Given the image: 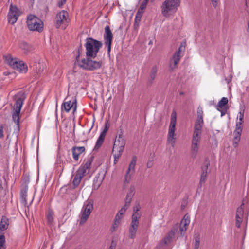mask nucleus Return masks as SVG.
Instances as JSON below:
<instances>
[{"label": "nucleus", "mask_w": 249, "mask_h": 249, "mask_svg": "<svg viewBox=\"0 0 249 249\" xmlns=\"http://www.w3.org/2000/svg\"><path fill=\"white\" fill-rule=\"evenodd\" d=\"M25 99L26 95L25 92L22 91L18 92L16 94L14 97V99L15 100L14 110L20 112Z\"/></svg>", "instance_id": "10"}, {"label": "nucleus", "mask_w": 249, "mask_h": 249, "mask_svg": "<svg viewBox=\"0 0 249 249\" xmlns=\"http://www.w3.org/2000/svg\"><path fill=\"white\" fill-rule=\"evenodd\" d=\"M141 206L139 203H136L135 206L133 207V213L131 218H136V219H139L141 218V214L139 212Z\"/></svg>", "instance_id": "26"}, {"label": "nucleus", "mask_w": 249, "mask_h": 249, "mask_svg": "<svg viewBox=\"0 0 249 249\" xmlns=\"http://www.w3.org/2000/svg\"><path fill=\"white\" fill-rule=\"evenodd\" d=\"M228 103V98L226 97H222L220 101L218 102V107L220 108H222L224 106L227 105Z\"/></svg>", "instance_id": "36"}, {"label": "nucleus", "mask_w": 249, "mask_h": 249, "mask_svg": "<svg viewBox=\"0 0 249 249\" xmlns=\"http://www.w3.org/2000/svg\"><path fill=\"white\" fill-rule=\"evenodd\" d=\"M4 136V126L3 124L0 125V139H2Z\"/></svg>", "instance_id": "47"}, {"label": "nucleus", "mask_w": 249, "mask_h": 249, "mask_svg": "<svg viewBox=\"0 0 249 249\" xmlns=\"http://www.w3.org/2000/svg\"><path fill=\"white\" fill-rule=\"evenodd\" d=\"M158 71V67L157 65H155L151 68L149 72V78L148 79L149 83H153V81L156 78Z\"/></svg>", "instance_id": "21"}, {"label": "nucleus", "mask_w": 249, "mask_h": 249, "mask_svg": "<svg viewBox=\"0 0 249 249\" xmlns=\"http://www.w3.org/2000/svg\"><path fill=\"white\" fill-rule=\"evenodd\" d=\"M105 138V137L100 135L97 141L96 142V144L94 146V149L97 150L101 147L104 142Z\"/></svg>", "instance_id": "30"}, {"label": "nucleus", "mask_w": 249, "mask_h": 249, "mask_svg": "<svg viewBox=\"0 0 249 249\" xmlns=\"http://www.w3.org/2000/svg\"><path fill=\"white\" fill-rule=\"evenodd\" d=\"M149 0H143L142 4L140 5V7L145 9L147 4V2Z\"/></svg>", "instance_id": "51"}, {"label": "nucleus", "mask_w": 249, "mask_h": 249, "mask_svg": "<svg viewBox=\"0 0 249 249\" xmlns=\"http://www.w3.org/2000/svg\"><path fill=\"white\" fill-rule=\"evenodd\" d=\"M200 244V237L199 234H196L194 236L193 246L194 249H198Z\"/></svg>", "instance_id": "29"}, {"label": "nucleus", "mask_w": 249, "mask_h": 249, "mask_svg": "<svg viewBox=\"0 0 249 249\" xmlns=\"http://www.w3.org/2000/svg\"><path fill=\"white\" fill-rule=\"evenodd\" d=\"M79 57V55L77 57L76 59H78V57Z\"/></svg>", "instance_id": "61"}, {"label": "nucleus", "mask_w": 249, "mask_h": 249, "mask_svg": "<svg viewBox=\"0 0 249 249\" xmlns=\"http://www.w3.org/2000/svg\"><path fill=\"white\" fill-rule=\"evenodd\" d=\"M5 57L6 63L13 69L18 71L19 68L21 67V63H24L22 61L18 60L17 58H13L11 55H8Z\"/></svg>", "instance_id": "13"}, {"label": "nucleus", "mask_w": 249, "mask_h": 249, "mask_svg": "<svg viewBox=\"0 0 249 249\" xmlns=\"http://www.w3.org/2000/svg\"><path fill=\"white\" fill-rule=\"evenodd\" d=\"M202 126V125L195 124L194 134H195L196 136H197V135H201Z\"/></svg>", "instance_id": "33"}, {"label": "nucleus", "mask_w": 249, "mask_h": 249, "mask_svg": "<svg viewBox=\"0 0 249 249\" xmlns=\"http://www.w3.org/2000/svg\"><path fill=\"white\" fill-rule=\"evenodd\" d=\"M244 110H241L239 112V121L243 122H244L243 119H244Z\"/></svg>", "instance_id": "48"}, {"label": "nucleus", "mask_w": 249, "mask_h": 249, "mask_svg": "<svg viewBox=\"0 0 249 249\" xmlns=\"http://www.w3.org/2000/svg\"><path fill=\"white\" fill-rule=\"evenodd\" d=\"M105 174H104L103 177L101 178L100 177V174H99L98 176H96L93 180V189L94 190H97L99 187L102 184L103 180L104 178V177Z\"/></svg>", "instance_id": "23"}, {"label": "nucleus", "mask_w": 249, "mask_h": 249, "mask_svg": "<svg viewBox=\"0 0 249 249\" xmlns=\"http://www.w3.org/2000/svg\"><path fill=\"white\" fill-rule=\"evenodd\" d=\"M244 203L237 209L236 214V226L240 228L241 224L242 222L243 216L244 214Z\"/></svg>", "instance_id": "18"}, {"label": "nucleus", "mask_w": 249, "mask_h": 249, "mask_svg": "<svg viewBox=\"0 0 249 249\" xmlns=\"http://www.w3.org/2000/svg\"><path fill=\"white\" fill-rule=\"evenodd\" d=\"M114 154H113V156H114V164H116L118 162L119 159L122 155V153L119 152H114Z\"/></svg>", "instance_id": "44"}, {"label": "nucleus", "mask_w": 249, "mask_h": 249, "mask_svg": "<svg viewBox=\"0 0 249 249\" xmlns=\"http://www.w3.org/2000/svg\"><path fill=\"white\" fill-rule=\"evenodd\" d=\"M123 130L121 129L119 134L116 136L114 141L112 152H119L123 153L124 151L126 143V140L123 137Z\"/></svg>", "instance_id": "7"}, {"label": "nucleus", "mask_w": 249, "mask_h": 249, "mask_svg": "<svg viewBox=\"0 0 249 249\" xmlns=\"http://www.w3.org/2000/svg\"><path fill=\"white\" fill-rule=\"evenodd\" d=\"M67 0H61V1H59L58 3V5L59 7H61L65 2H66Z\"/></svg>", "instance_id": "53"}, {"label": "nucleus", "mask_w": 249, "mask_h": 249, "mask_svg": "<svg viewBox=\"0 0 249 249\" xmlns=\"http://www.w3.org/2000/svg\"><path fill=\"white\" fill-rule=\"evenodd\" d=\"M93 159L94 157L91 156L87 160L84 164L81 165L78 168L75 173L74 177L72 182V188L73 189L77 188L80 184L82 178L89 173L90 166L93 161Z\"/></svg>", "instance_id": "2"}, {"label": "nucleus", "mask_w": 249, "mask_h": 249, "mask_svg": "<svg viewBox=\"0 0 249 249\" xmlns=\"http://www.w3.org/2000/svg\"><path fill=\"white\" fill-rule=\"evenodd\" d=\"M137 160V156L135 155L133 156L132 157L131 161L129 165L128 168H130L132 171V173L135 172V168Z\"/></svg>", "instance_id": "32"}, {"label": "nucleus", "mask_w": 249, "mask_h": 249, "mask_svg": "<svg viewBox=\"0 0 249 249\" xmlns=\"http://www.w3.org/2000/svg\"><path fill=\"white\" fill-rule=\"evenodd\" d=\"M210 0L212 3V5L215 8L217 7V6L219 2V0Z\"/></svg>", "instance_id": "52"}, {"label": "nucleus", "mask_w": 249, "mask_h": 249, "mask_svg": "<svg viewBox=\"0 0 249 249\" xmlns=\"http://www.w3.org/2000/svg\"><path fill=\"white\" fill-rule=\"evenodd\" d=\"M139 219L131 218V222L129 228V237L133 239L136 237V234L139 227Z\"/></svg>", "instance_id": "14"}, {"label": "nucleus", "mask_w": 249, "mask_h": 249, "mask_svg": "<svg viewBox=\"0 0 249 249\" xmlns=\"http://www.w3.org/2000/svg\"><path fill=\"white\" fill-rule=\"evenodd\" d=\"M19 15L20 11L19 9L16 6L11 4L8 14V22L12 25L14 24L17 21Z\"/></svg>", "instance_id": "11"}, {"label": "nucleus", "mask_w": 249, "mask_h": 249, "mask_svg": "<svg viewBox=\"0 0 249 249\" xmlns=\"http://www.w3.org/2000/svg\"><path fill=\"white\" fill-rule=\"evenodd\" d=\"M203 112L202 108L198 107L197 110V119L196 121L195 124L203 126L204 124L203 118Z\"/></svg>", "instance_id": "22"}, {"label": "nucleus", "mask_w": 249, "mask_h": 249, "mask_svg": "<svg viewBox=\"0 0 249 249\" xmlns=\"http://www.w3.org/2000/svg\"><path fill=\"white\" fill-rule=\"evenodd\" d=\"M93 208L92 200H88L84 202L81 211V217L79 222L80 225H83L86 222L93 210Z\"/></svg>", "instance_id": "5"}, {"label": "nucleus", "mask_w": 249, "mask_h": 249, "mask_svg": "<svg viewBox=\"0 0 249 249\" xmlns=\"http://www.w3.org/2000/svg\"><path fill=\"white\" fill-rule=\"evenodd\" d=\"M187 229V227H184L183 225H181L180 224V232H181V234L183 235L184 232L186 231Z\"/></svg>", "instance_id": "50"}, {"label": "nucleus", "mask_w": 249, "mask_h": 249, "mask_svg": "<svg viewBox=\"0 0 249 249\" xmlns=\"http://www.w3.org/2000/svg\"><path fill=\"white\" fill-rule=\"evenodd\" d=\"M61 109L67 112H69L71 109H72L73 113H74L77 109V101L76 98L72 97L71 99H70L68 97H66L62 105Z\"/></svg>", "instance_id": "8"}, {"label": "nucleus", "mask_w": 249, "mask_h": 249, "mask_svg": "<svg viewBox=\"0 0 249 249\" xmlns=\"http://www.w3.org/2000/svg\"><path fill=\"white\" fill-rule=\"evenodd\" d=\"M2 146L1 142H0V152L2 151Z\"/></svg>", "instance_id": "58"}, {"label": "nucleus", "mask_w": 249, "mask_h": 249, "mask_svg": "<svg viewBox=\"0 0 249 249\" xmlns=\"http://www.w3.org/2000/svg\"><path fill=\"white\" fill-rule=\"evenodd\" d=\"M243 122H238L236 124V129L234 132V133H236L238 134H241L242 131V124Z\"/></svg>", "instance_id": "37"}, {"label": "nucleus", "mask_w": 249, "mask_h": 249, "mask_svg": "<svg viewBox=\"0 0 249 249\" xmlns=\"http://www.w3.org/2000/svg\"><path fill=\"white\" fill-rule=\"evenodd\" d=\"M209 166L210 163H207L206 165L202 166L201 168L202 172L201 174L199 182L200 187L202 186V184L205 182L206 180L207 175L209 172V171H208V167Z\"/></svg>", "instance_id": "19"}, {"label": "nucleus", "mask_w": 249, "mask_h": 249, "mask_svg": "<svg viewBox=\"0 0 249 249\" xmlns=\"http://www.w3.org/2000/svg\"><path fill=\"white\" fill-rule=\"evenodd\" d=\"M119 212H120V213H123V214H124L125 213L126 211H125L124 209H121L119 210Z\"/></svg>", "instance_id": "57"}, {"label": "nucleus", "mask_w": 249, "mask_h": 249, "mask_svg": "<svg viewBox=\"0 0 249 249\" xmlns=\"http://www.w3.org/2000/svg\"><path fill=\"white\" fill-rule=\"evenodd\" d=\"M144 9L140 7L139 9H138V10L136 13V16H135L137 19H139V18H142V14L144 13Z\"/></svg>", "instance_id": "42"}, {"label": "nucleus", "mask_w": 249, "mask_h": 249, "mask_svg": "<svg viewBox=\"0 0 249 249\" xmlns=\"http://www.w3.org/2000/svg\"><path fill=\"white\" fill-rule=\"evenodd\" d=\"M180 2L181 0H165L160 6L161 14L166 18L173 15L177 11Z\"/></svg>", "instance_id": "3"}, {"label": "nucleus", "mask_w": 249, "mask_h": 249, "mask_svg": "<svg viewBox=\"0 0 249 249\" xmlns=\"http://www.w3.org/2000/svg\"><path fill=\"white\" fill-rule=\"evenodd\" d=\"M105 44L107 46V52L109 53L111 50V43L113 40V34L108 25L105 28V34L104 35Z\"/></svg>", "instance_id": "12"}, {"label": "nucleus", "mask_w": 249, "mask_h": 249, "mask_svg": "<svg viewBox=\"0 0 249 249\" xmlns=\"http://www.w3.org/2000/svg\"><path fill=\"white\" fill-rule=\"evenodd\" d=\"M131 170L130 168H128L126 173L125 176V181L128 183L130 180L131 174H130V172Z\"/></svg>", "instance_id": "45"}, {"label": "nucleus", "mask_w": 249, "mask_h": 249, "mask_svg": "<svg viewBox=\"0 0 249 249\" xmlns=\"http://www.w3.org/2000/svg\"><path fill=\"white\" fill-rule=\"evenodd\" d=\"M141 18H139V19H137L136 18V17H135V21H134V26L135 28H137V27H138L139 25V23H140V22L141 21Z\"/></svg>", "instance_id": "49"}, {"label": "nucleus", "mask_w": 249, "mask_h": 249, "mask_svg": "<svg viewBox=\"0 0 249 249\" xmlns=\"http://www.w3.org/2000/svg\"><path fill=\"white\" fill-rule=\"evenodd\" d=\"M198 145H197L196 143H192L191 151L193 155L196 156L198 151Z\"/></svg>", "instance_id": "38"}, {"label": "nucleus", "mask_w": 249, "mask_h": 249, "mask_svg": "<svg viewBox=\"0 0 249 249\" xmlns=\"http://www.w3.org/2000/svg\"><path fill=\"white\" fill-rule=\"evenodd\" d=\"M27 192L28 187L26 186L21 190L20 192L21 198L25 205L27 204Z\"/></svg>", "instance_id": "28"}, {"label": "nucleus", "mask_w": 249, "mask_h": 249, "mask_svg": "<svg viewBox=\"0 0 249 249\" xmlns=\"http://www.w3.org/2000/svg\"><path fill=\"white\" fill-rule=\"evenodd\" d=\"M20 111H18L17 110H14L12 114V118L15 123L17 125H19V115Z\"/></svg>", "instance_id": "31"}, {"label": "nucleus", "mask_w": 249, "mask_h": 249, "mask_svg": "<svg viewBox=\"0 0 249 249\" xmlns=\"http://www.w3.org/2000/svg\"><path fill=\"white\" fill-rule=\"evenodd\" d=\"M153 166V162L152 161H148L147 163V168H151Z\"/></svg>", "instance_id": "56"}, {"label": "nucleus", "mask_w": 249, "mask_h": 249, "mask_svg": "<svg viewBox=\"0 0 249 249\" xmlns=\"http://www.w3.org/2000/svg\"><path fill=\"white\" fill-rule=\"evenodd\" d=\"M68 16V13L65 10H62L57 13L55 17L56 27L59 28L62 24L67 25L69 22Z\"/></svg>", "instance_id": "9"}, {"label": "nucleus", "mask_w": 249, "mask_h": 249, "mask_svg": "<svg viewBox=\"0 0 249 249\" xmlns=\"http://www.w3.org/2000/svg\"><path fill=\"white\" fill-rule=\"evenodd\" d=\"M190 218L189 216L186 214L184 215L183 218L181 221L180 224L181 225H183L184 227H187L190 223Z\"/></svg>", "instance_id": "34"}, {"label": "nucleus", "mask_w": 249, "mask_h": 249, "mask_svg": "<svg viewBox=\"0 0 249 249\" xmlns=\"http://www.w3.org/2000/svg\"><path fill=\"white\" fill-rule=\"evenodd\" d=\"M117 214H119V216H123L124 214H123V213H120V212L119 211L118 213H117Z\"/></svg>", "instance_id": "59"}, {"label": "nucleus", "mask_w": 249, "mask_h": 249, "mask_svg": "<svg viewBox=\"0 0 249 249\" xmlns=\"http://www.w3.org/2000/svg\"><path fill=\"white\" fill-rule=\"evenodd\" d=\"M122 218V216H119V214H116L114 220H117L118 222H120V220Z\"/></svg>", "instance_id": "55"}, {"label": "nucleus", "mask_w": 249, "mask_h": 249, "mask_svg": "<svg viewBox=\"0 0 249 249\" xmlns=\"http://www.w3.org/2000/svg\"><path fill=\"white\" fill-rule=\"evenodd\" d=\"M18 71L20 73H25L28 71V67L25 63H21V67L19 68Z\"/></svg>", "instance_id": "39"}, {"label": "nucleus", "mask_w": 249, "mask_h": 249, "mask_svg": "<svg viewBox=\"0 0 249 249\" xmlns=\"http://www.w3.org/2000/svg\"><path fill=\"white\" fill-rule=\"evenodd\" d=\"M5 242V238L4 235H0V249H5L4 243Z\"/></svg>", "instance_id": "40"}, {"label": "nucleus", "mask_w": 249, "mask_h": 249, "mask_svg": "<svg viewBox=\"0 0 249 249\" xmlns=\"http://www.w3.org/2000/svg\"><path fill=\"white\" fill-rule=\"evenodd\" d=\"M200 135H197V136H196L195 134H193L192 143H196L197 145H198V143L200 142Z\"/></svg>", "instance_id": "41"}, {"label": "nucleus", "mask_w": 249, "mask_h": 249, "mask_svg": "<svg viewBox=\"0 0 249 249\" xmlns=\"http://www.w3.org/2000/svg\"><path fill=\"white\" fill-rule=\"evenodd\" d=\"M109 124H108V122H107L105 124L104 130L101 133L100 135H101L104 137H106V134L109 129Z\"/></svg>", "instance_id": "43"}, {"label": "nucleus", "mask_w": 249, "mask_h": 249, "mask_svg": "<svg viewBox=\"0 0 249 249\" xmlns=\"http://www.w3.org/2000/svg\"><path fill=\"white\" fill-rule=\"evenodd\" d=\"M119 224L120 222H118L117 220H114L113 224L111 227V231L113 232L115 231Z\"/></svg>", "instance_id": "46"}, {"label": "nucleus", "mask_w": 249, "mask_h": 249, "mask_svg": "<svg viewBox=\"0 0 249 249\" xmlns=\"http://www.w3.org/2000/svg\"><path fill=\"white\" fill-rule=\"evenodd\" d=\"M135 188L134 186H131L129 189L128 192L127 194L125 200V204L124 206L121 208L122 209H124L125 211H126L128 207L130 206V204L131 202L132 198L135 194Z\"/></svg>", "instance_id": "16"}, {"label": "nucleus", "mask_w": 249, "mask_h": 249, "mask_svg": "<svg viewBox=\"0 0 249 249\" xmlns=\"http://www.w3.org/2000/svg\"><path fill=\"white\" fill-rule=\"evenodd\" d=\"M9 225V219L5 216H2L0 223V230H6Z\"/></svg>", "instance_id": "25"}, {"label": "nucleus", "mask_w": 249, "mask_h": 249, "mask_svg": "<svg viewBox=\"0 0 249 249\" xmlns=\"http://www.w3.org/2000/svg\"><path fill=\"white\" fill-rule=\"evenodd\" d=\"M54 213L51 210H49L47 214L46 218L47 219L48 224L50 225H52L54 220Z\"/></svg>", "instance_id": "27"}, {"label": "nucleus", "mask_w": 249, "mask_h": 249, "mask_svg": "<svg viewBox=\"0 0 249 249\" xmlns=\"http://www.w3.org/2000/svg\"><path fill=\"white\" fill-rule=\"evenodd\" d=\"M19 47L25 53H28L33 50V46L25 41L21 42L20 43Z\"/></svg>", "instance_id": "24"}, {"label": "nucleus", "mask_w": 249, "mask_h": 249, "mask_svg": "<svg viewBox=\"0 0 249 249\" xmlns=\"http://www.w3.org/2000/svg\"><path fill=\"white\" fill-rule=\"evenodd\" d=\"M26 22L28 28L30 31L41 32L43 29V22L34 15H30L27 17Z\"/></svg>", "instance_id": "4"}, {"label": "nucleus", "mask_w": 249, "mask_h": 249, "mask_svg": "<svg viewBox=\"0 0 249 249\" xmlns=\"http://www.w3.org/2000/svg\"><path fill=\"white\" fill-rule=\"evenodd\" d=\"M182 46L181 45L178 50L175 52L170 62V68L172 71L176 67L177 65L179 63L181 58L180 52Z\"/></svg>", "instance_id": "15"}, {"label": "nucleus", "mask_w": 249, "mask_h": 249, "mask_svg": "<svg viewBox=\"0 0 249 249\" xmlns=\"http://www.w3.org/2000/svg\"><path fill=\"white\" fill-rule=\"evenodd\" d=\"M93 125H94V123H93V124H92V126H91V128L89 129V132L91 131V130L92 129V128H93Z\"/></svg>", "instance_id": "60"}, {"label": "nucleus", "mask_w": 249, "mask_h": 249, "mask_svg": "<svg viewBox=\"0 0 249 249\" xmlns=\"http://www.w3.org/2000/svg\"><path fill=\"white\" fill-rule=\"evenodd\" d=\"M176 124V113L173 111L171 114L170 124L167 138V142L170 143L173 147H174L176 142L175 127Z\"/></svg>", "instance_id": "6"}, {"label": "nucleus", "mask_w": 249, "mask_h": 249, "mask_svg": "<svg viewBox=\"0 0 249 249\" xmlns=\"http://www.w3.org/2000/svg\"><path fill=\"white\" fill-rule=\"evenodd\" d=\"M235 134V136L234 138V140L233 142V145L234 147H236L238 145V142L240 140V137L241 134H238L236 133H234Z\"/></svg>", "instance_id": "35"}, {"label": "nucleus", "mask_w": 249, "mask_h": 249, "mask_svg": "<svg viewBox=\"0 0 249 249\" xmlns=\"http://www.w3.org/2000/svg\"><path fill=\"white\" fill-rule=\"evenodd\" d=\"M85 46L87 58L78 62L79 66L84 70L91 71L100 69L102 66V61L93 60L92 58L97 56L100 48L102 46V43L89 37L86 39Z\"/></svg>", "instance_id": "1"}, {"label": "nucleus", "mask_w": 249, "mask_h": 249, "mask_svg": "<svg viewBox=\"0 0 249 249\" xmlns=\"http://www.w3.org/2000/svg\"><path fill=\"white\" fill-rule=\"evenodd\" d=\"M115 248H116V244L113 242H112L108 249H115Z\"/></svg>", "instance_id": "54"}, {"label": "nucleus", "mask_w": 249, "mask_h": 249, "mask_svg": "<svg viewBox=\"0 0 249 249\" xmlns=\"http://www.w3.org/2000/svg\"><path fill=\"white\" fill-rule=\"evenodd\" d=\"M85 148L84 146L81 147H73L72 148L73 158L75 161H77L79 159V156L85 151Z\"/></svg>", "instance_id": "20"}, {"label": "nucleus", "mask_w": 249, "mask_h": 249, "mask_svg": "<svg viewBox=\"0 0 249 249\" xmlns=\"http://www.w3.org/2000/svg\"><path fill=\"white\" fill-rule=\"evenodd\" d=\"M176 232V230L175 229H172L170 231H169L165 236V237L160 242V245L161 247H163L165 245L170 244L172 242Z\"/></svg>", "instance_id": "17"}]
</instances>
